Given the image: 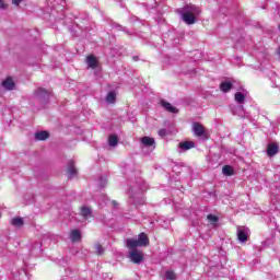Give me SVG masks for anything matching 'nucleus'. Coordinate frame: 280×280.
<instances>
[{
	"label": "nucleus",
	"mask_w": 280,
	"mask_h": 280,
	"mask_svg": "<svg viewBox=\"0 0 280 280\" xmlns=\"http://www.w3.org/2000/svg\"><path fill=\"white\" fill-rule=\"evenodd\" d=\"M222 172L224 176H233L235 174V170L231 165H224Z\"/></svg>",
	"instance_id": "obj_20"
},
{
	"label": "nucleus",
	"mask_w": 280,
	"mask_h": 280,
	"mask_svg": "<svg viewBox=\"0 0 280 280\" xmlns=\"http://www.w3.org/2000/svg\"><path fill=\"white\" fill-rule=\"evenodd\" d=\"M67 174H69L70 176H77L78 175V168H75V162H73V160H71L68 163Z\"/></svg>",
	"instance_id": "obj_11"
},
{
	"label": "nucleus",
	"mask_w": 280,
	"mask_h": 280,
	"mask_svg": "<svg viewBox=\"0 0 280 280\" xmlns=\"http://www.w3.org/2000/svg\"><path fill=\"white\" fill-rule=\"evenodd\" d=\"M179 150H192V148H196V142L194 141H184L178 144Z\"/></svg>",
	"instance_id": "obj_10"
},
{
	"label": "nucleus",
	"mask_w": 280,
	"mask_h": 280,
	"mask_svg": "<svg viewBox=\"0 0 280 280\" xmlns=\"http://www.w3.org/2000/svg\"><path fill=\"white\" fill-rule=\"evenodd\" d=\"M141 143L145 145L147 148H152L154 145V138H150L148 136H144L141 138Z\"/></svg>",
	"instance_id": "obj_17"
},
{
	"label": "nucleus",
	"mask_w": 280,
	"mask_h": 280,
	"mask_svg": "<svg viewBox=\"0 0 280 280\" xmlns=\"http://www.w3.org/2000/svg\"><path fill=\"white\" fill-rule=\"evenodd\" d=\"M0 218H1V213H0Z\"/></svg>",
	"instance_id": "obj_31"
},
{
	"label": "nucleus",
	"mask_w": 280,
	"mask_h": 280,
	"mask_svg": "<svg viewBox=\"0 0 280 280\" xmlns=\"http://www.w3.org/2000/svg\"><path fill=\"white\" fill-rule=\"evenodd\" d=\"M36 141H47L49 139V131H38L35 133Z\"/></svg>",
	"instance_id": "obj_13"
},
{
	"label": "nucleus",
	"mask_w": 280,
	"mask_h": 280,
	"mask_svg": "<svg viewBox=\"0 0 280 280\" xmlns=\"http://www.w3.org/2000/svg\"><path fill=\"white\" fill-rule=\"evenodd\" d=\"M182 12L188 13V14H195L197 16H200L202 10H200L195 4H187L182 9Z\"/></svg>",
	"instance_id": "obj_3"
},
{
	"label": "nucleus",
	"mask_w": 280,
	"mask_h": 280,
	"mask_svg": "<svg viewBox=\"0 0 280 280\" xmlns=\"http://www.w3.org/2000/svg\"><path fill=\"white\" fill-rule=\"evenodd\" d=\"M114 207H117V201H113Z\"/></svg>",
	"instance_id": "obj_30"
},
{
	"label": "nucleus",
	"mask_w": 280,
	"mask_h": 280,
	"mask_svg": "<svg viewBox=\"0 0 280 280\" xmlns=\"http://www.w3.org/2000/svg\"><path fill=\"white\" fill-rule=\"evenodd\" d=\"M161 104L163 108H165V110H167L168 113H173V114L178 113V108L172 106L170 103L162 101Z\"/></svg>",
	"instance_id": "obj_16"
},
{
	"label": "nucleus",
	"mask_w": 280,
	"mask_h": 280,
	"mask_svg": "<svg viewBox=\"0 0 280 280\" xmlns=\"http://www.w3.org/2000/svg\"><path fill=\"white\" fill-rule=\"evenodd\" d=\"M105 100L107 104H115L117 102V93L115 91L109 92Z\"/></svg>",
	"instance_id": "obj_18"
},
{
	"label": "nucleus",
	"mask_w": 280,
	"mask_h": 280,
	"mask_svg": "<svg viewBox=\"0 0 280 280\" xmlns=\"http://www.w3.org/2000/svg\"><path fill=\"white\" fill-rule=\"evenodd\" d=\"M127 248H137L141 246H150V238L148 237L147 233H140L138 235V240L135 238H127L126 240Z\"/></svg>",
	"instance_id": "obj_1"
},
{
	"label": "nucleus",
	"mask_w": 280,
	"mask_h": 280,
	"mask_svg": "<svg viewBox=\"0 0 280 280\" xmlns=\"http://www.w3.org/2000/svg\"><path fill=\"white\" fill-rule=\"evenodd\" d=\"M208 220L210 221V222H218V217L217 215H213V214H208Z\"/></svg>",
	"instance_id": "obj_26"
},
{
	"label": "nucleus",
	"mask_w": 280,
	"mask_h": 280,
	"mask_svg": "<svg viewBox=\"0 0 280 280\" xmlns=\"http://www.w3.org/2000/svg\"><path fill=\"white\" fill-rule=\"evenodd\" d=\"M165 279L166 280H176V273L174 271H166Z\"/></svg>",
	"instance_id": "obj_25"
},
{
	"label": "nucleus",
	"mask_w": 280,
	"mask_h": 280,
	"mask_svg": "<svg viewBox=\"0 0 280 280\" xmlns=\"http://www.w3.org/2000/svg\"><path fill=\"white\" fill-rule=\"evenodd\" d=\"M51 95V91L46 90L45 88H38L35 90V97L45 98Z\"/></svg>",
	"instance_id": "obj_9"
},
{
	"label": "nucleus",
	"mask_w": 280,
	"mask_h": 280,
	"mask_svg": "<svg viewBox=\"0 0 280 280\" xmlns=\"http://www.w3.org/2000/svg\"><path fill=\"white\" fill-rule=\"evenodd\" d=\"M85 62L90 69H97V65H100V62L97 61V58L94 57V55H89L86 57Z\"/></svg>",
	"instance_id": "obj_8"
},
{
	"label": "nucleus",
	"mask_w": 280,
	"mask_h": 280,
	"mask_svg": "<svg viewBox=\"0 0 280 280\" xmlns=\"http://www.w3.org/2000/svg\"><path fill=\"white\" fill-rule=\"evenodd\" d=\"M167 135V130H165V129H160L159 130V136L160 137H165Z\"/></svg>",
	"instance_id": "obj_28"
},
{
	"label": "nucleus",
	"mask_w": 280,
	"mask_h": 280,
	"mask_svg": "<svg viewBox=\"0 0 280 280\" xmlns=\"http://www.w3.org/2000/svg\"><path fill=\"white\" fill-rule=\"evenodd\" d=\"M92 213H93V210H91V208H89V207H81V215L85 220H88V218H91Z\"/></svg>",
	"instance_id": "obj_19"
},
{
	"label": "nucleus",
	"mask_w": 280,
	"mask_h": 280,
	"mask_svg": "<svg viewBox=\"0 0 280 280\" xmlns=\"http://www.w3.org/2000/svg\"><path fill=\"white\" fill-rule=\"evenodd\" d=\"M70 240L73 244H75V242H80V240H82V234L80 233V230H72L70 233Z\"/></svg>",
	"instance_id": "obj_12"
},
{
	"label": "nucleus",
	"mask_w": 280,
	"mask_h": 280,
	"mask_svg": "<svg viewBox=\"0 0 280 280\" xmlns=\"http://www.w3.org/2000/svg\"><path fill=\"white\" fill-rule=\"evenodd\" d=\"M237 240L238 242H242L243 244L245 242H248V234L244 230H237Z\"/></svg>",
	"instance_id": "obj_14"
},
{
	"label": "nucleus",
	"mask_w": 280,
	"mask_h": 280,
	"mask_svg": "<svg viewBox=\"0 0 280 280\" xmlns=\"http://www.w3.org/2000/svg\"><path fill=\"white\" fill-rule=\"evenodd\" d=\"M233 89V83L231 82H221L220 84V91L222 93H229Z\"/></svg>",
	"instance_id": "obj_15"
},
{
	"label": "nucleus",
	"mask_w": 280,
	"mask_h": 280,
	"mask_svg": "<svg viewBox=\"0 0 280 280\" xmlns=\"http://www.w3.org/2000/svg\"><path fill=\"white\" fill-rule=\"evenodd\" d=\"M276 154H279V143L272 142L267 145V156H276Z\"/></svg>",
	"instance_id": "obj_4"
},
{
	"label": "nucleus",
	"mask_w": 280,
	"mask_h": 280,
	"mask_svg": "<svg viewBox=\"0 0 280 280\" xmlns=\"http://www.w3.org/2000/svg\"><path fill=\"white\" fill-rule=\"evenodd\" d=\"M108 143L110 148H117V144L119 143V138L115 135L109 136Z\"/></svg>",
	"instance_id": "obj_21"
},
{
	"label": "nucleus",
	"mask_w": 280,
	"mask_h": 280,
	"mask_svg": "<svg viewBox=\"0 0 280 280\" xmlns=\"http://www.w3.org/2000/svg\"><path fill=\"white\" fill-rule=\"evenodd\" d=\"M1 85L5 91H14L16 83H14V79H12V77H8L4 81H2Z\"/></svg>",
	"instance_id": "obj_5"
},
{
	"label": "nucleus",
	"mask_w": 280,
	"mask_h": 280,
	"mask_svg": "<svg viewBox=\"0 0 280 280\" xmlns=\"http://www.w3.org/2000/svg\"><path fill=\"white\" fill-rule=\"evenodd\" d=\"M94 250L96 253V255H104V246H102V244L96 243L94 245Z\"/></svg>",
	"instance_id": "obj_24"
},
{
	"label": "nucleus",
	"mask_w": 280,
	"mask_h": 280,
	"mask_svg": "<svg viewBox=\"0 0 280 280\" xmlns=\"http://www.w3.org/2000/svg\"><path fill=\"white\" fill-rule=\"evenodd\" d=\"M234 100H235V102H237L238 104H244V102H245V100H246V96H244V93L237 92V93H235V95H234Z\"/></svg>",
	"instance_id": "obj_23"
},
{
	"label": "nucleus",
	"mask_w": 280,
	"mask_h": 280,
	"mask_svg": "<svg viewBox=\"0 0 280 280\" xmlns=\"http://www.w3.org/2000/svg\"><path fill=\"white\" fill-rule=\"evenodd\" d=\"M129 258L133 264H141L143 261V252H139V249L135 248H129Z\"/></svg>",
	"instance_id": "obj_2"
},
{
	"label": "nucleus",
	"mask_w": 280,
	"mask_h": 280,
	"mask_svg": "<svg viewBox=\"0 0 280 280\" xmlns=\"http://www.w3.org/2000/svg\"><path fill=\"white\" fill-rule=\"evenodd\" d=\"M11 224L12 226H18V229H21V226H23L25 223L22 218H13L11 220Z\"/></svg>",
	"instance_id": "obj_22"
},
{
	"label": "nucleus",
	"mask_w": 280,
	"mask_h": 280,
	"mask_svg": "<svg viewBox=\"0 0 280 280\" xmlns=\"http://www.w3.org/2000/svg\"><path fill=\"white\" fill-rule=\"evenodd\" d=\"M196 14L194 13H182V19L184 21V23H186L187 25H194V23H196Z\"/></svg>",
	"instance_id": "obj_7"
},
{
	"label": "nucleus",
	"mask_w": 280,
	"mask_h": 280,
	"mask_svg": "<svg viewBox=\"0 0 280 280\" xmlns=\"http://www.w3.org/2000/svg\"><path fill=\"white\" fill-rule=\"evenodd\" d=\"M8 8V3H5V0H0V10H5Z\"/></svg>",
	"instance_id": "obj_27"
},
{
	"label": "nucleus",
	"mask_w": 280,
	"mask_h": 280,
	"mask_svg": "<svg viewBox=\"0 0 280 280\" xmlns=\"http://www.w3.org/2000/svg\"><path fill=\"white\" fill-rule=\"evenodd\" d=\"M192 130H194L195 137H205L206 135L205 126H202V124L200 122L192 124Z\"/></svg>",
	"instance_id": "obj_6"
},
{
	"label": "nucleus",
	"mask_w": 280,
	"mask_h": 280,
	"mask_svg": "<svg viewBox=\"0 0 280 280\" xmlns=\"http://www.w3.org/2000/svg\"><path fill=\"white\" fill-rule=\"evenodd\" d=\"M23 0H12L13 5H21Z\"/></svg>",
	"instance_id": "obj_29"
}]
</instances>
